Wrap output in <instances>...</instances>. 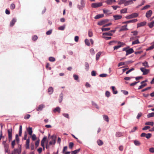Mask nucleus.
Wrapping results in <instances>:
<instances>
[{
	"label": "nucleus",
	"mask_w": 154,
	"mask_h": 154,
	"mask_svg": "<svg viewBox=\"0 0 154 154\" xmlns=\"http://www.w3.org/2000/svg\"><path fill=\"white\" fill-rule=\"evenodd\" d=\"M118 44L119 45H118L114 47L113 48L114 50H117L118 48L122 47L123 45H125V43L121 42H118Z\"/></svg>",
	"instance_id": "nucleus-1"
},
{
	"label": "nucleus",
	"mask_w": 154,
	"mask_h": 154,
	"mask_svg": "<svg viewBox=\"0 0 154 154\" xmlns=\"http://www.w3.org/2000/svg\"><path fill=\"white\" fill-rule=\"evenodd\" d=\"M138 16V14L137 13H134L131 14L126 16V18L128 19H131L133 18H135L137 17Z\"/></svg>",
	"instance_id": "nucleus-2"
},
{
	"label": "nucleus",
	"mask_w": 154,
	"mask_h": 154,
	"mask_svg": "<svg viewBox=\"0 0 154 154\" xmlns=\"http://www.w3.org/2000/svg\"><path fill=\"white\" fill-rule=\"evenodd\" d=\"M102 5V3H94L91 4V6L93 8H96L100 7Z\"/></svg>",
	"instance_id": "nucleus-3"
},
{
	"label": "nucleus",
	"mask_w": 154,
	"mask_h": 154,
	"mask_svg": "<svg viewBox=\"0 0 154 154\" xmlns=\"http://www.w3.org/2000/svg\"><path fill=\"white\" fill-rule=\"evenodd\" d=\"M8 138L9 141H10L12 140V129H8Z\"/></svg>",
	"instance_id": "nucleus-4"
},
{
	"label": "nucleus",
	"mask_w": 154,
	"mask_h": 154,
	"mask_svg": "<svg viewBox=\"0 0 154 154\" xmlns=\"http://www.w3.org/2000/svg\"><path fill=\"white\" fill-rule=\"evenodd\" d=\"M140 136L141 137H145L147 139H149L152 136V134L150 133L146 134L145 133H142L141 134Z\"/></svg>",
	"instance_id": "nucleus-5"
},
{
	"label": "nucleus",
	"mask_w": 154,
	"mask_h": 154,
	"mask_svg": "<svg viewBox=\"0 0 154 154\" xmlns=\"http://www.w3.org/2000/svg\"><path fill=\"white\" fill-rule=\"evenodd\" d=\"M140 70L143 72V75H146L149 73V70L145 69L144 68H141Z\"/></svg>",
	"instance_id": "nucleus-6"
},
{
	"label": "nucleus",
	"mask_w": 154,
	"mask_h": 154,
	"mask_svg": "<svg viewBox=\"0 0 154 154\" xmlns=\"http://www.w3.org/2000/svg\"><path fill=\"white\" fill-rule=\"evenodd\" d=\"M45 107V106L43 104H41L37 107L36 110L37 111H40Z\"/></svg>",
	"instance_id": "nucleus-7"
},
{
	"label": "nucleus",
	"mask_w": 154,
	"mask_h": 154,
	"mask_svg": "<svg viewBox=\"0 0 154 154\" xmlns=\"http://www.w3.org/2000/svg\"><path fill=\"white\" fill-rule=\"evenodd\" d=\"M46 139L47 137L44 136L41 141V145L42 146L44 149H45V143Z\"/></svg>",
	"instance_id": "nucleus-8"
},
{
	"label": "nucleus",
	"mask_w": 154,
	"mask_h": 154,
	"mask_svg": "<svg viewBox=\"0 0 154 154\" xmlns=\"http://www.w3.org/2000/svg\"><path fill=\"white\" fill-rule=\"evenodd\" d=\"M134 52V51L133 49L132 48H130L126 51V53L125 55L127 56L128 54L133 53Z\"/></svg>",
	"instance_id": "nucleus-9"
},
{
	"label": "nucleus",
	"mask_w": 154,
	"mask_h": 154,
	"mask_svg": "<svg viewBox=\"0 0 154 154\" xmlns=\"http://www.w3.org/2000/svg\"><path fill=\"white\" fill-rule=\"evenodd\" d=\"M29 143L30 139L29 138L27 139L26 140V143L25 145V147L26 149H28L29 148Z\"/></svg>",
	"instance_id": "nucleus-10"
},
{
	"label": "nucleus",
	"mask_w": 154,
	"mask_h": 154,
	"mask_svg": "<svg viewBox=\"0 0 154 154\" xmlns=\"http://www.w3.org/2000/svg\"><path fill=\"white\" fill-rule=\"evenodd\" d=\"M125 6H128L130 4H132L133 3V0H129L128 1L125 0Z\"/></svg>",
	"instance_id": "nucleus-11"
},
{
	"label": "nucleus",
	"mask_w": 154,
	"mask_h": 154,
	"mask_svg": "<svg viewBox=\"0 0 154 154\" xmlns=\"http://www.w3.org/2000/svg\"><path fill=\"white\" fill-rule=\"evenodd\" d=\"M152 14V11L151 10H149L146 13V17L147 18H149L151 16Z\"/></svg>",
	"instance_id": "nucleus-12"
},
{
	"label": "nucleus",
	"mask_w": 154,
	"mask_h": 154,
	"mask_svg": "<svg viewBox=\"0 0 154 154\" xmlns=\"http://www.w3.org/2000/svg\"><path fill=\"white\" fill-rule=\"evenodd\" d=\"M124 133L120 132H118L116 133V136L117 137H120L123 136Z\"/></svg>",
	"instance_id": "nucleus-13"
},
{
	"label": "nucleus",
	"mask_w": 154,
	"mask_h": 154,
	"mask_svg": "<svg viewBox=\"0 0 154 154\" xmlns=\"http://www.w3.org/2000/svg\"><path fill=\"white\" fill-rule=\"evenodd\" d=\"M108 20H103L98 23V24L99 25L101 26L107 22Z\"/></svg>",
	"instance_id": "nucleus-14"
},
{
	"label": "nucleus",
	"mask_w": 154,
	"mask_h": 154,
	"mask_svg": "<svg viewBox=\"0 0 154 154\" xmlns=\"http://www.w3.org/2000/svg\"><path fill=\"white\" fill-rule=\"evenodd\" d=\"M146 24L145 21H143L137 24V27H140L144 26Z\"/></svg>",
	"instance_id": "nucleus-15"
},
{
	"label": "nucleus",
	"mask_w": 154,
	"mask_h": 154,
	"mask_svg": "<svg viewBox=\"0 0 154 154\" xmlns=\"http://www.w3.org/2000/svg\"><path fill=\"white\" fill-rule=\"evenodd\" d=\"M116 2V0H106L105 2L107 4L111 5L113 2Z\"/></svg>",
	"instance_id": "nucleus-16"
},
{
	"label": "nucleus",
	"mask_w": 154,
	"mask_h": 154,
	"mask_svg": "<svg viewBox=\"0 0 154 154\" xmlns=\"http://www.w3.org/2000/svg\"><path fill=\"white\" fill-rule=\"evenodd\" d=\"M51 137L53 139V141H50L49 143V146L53 144V142H54V144L56 142V139L54 138V136H52Z\"/></svg>",
	"instance_id": "nucleus-17"
},
{
	"label": "nucleus",
	"mask_w": 154,
	"mask_h": 154,
	"mask_svg": "<svg viewBox=\"0 0 154 154\" xmlns=\"http://www.w3.org/2000/svg\"><path fill=\"white\" fill-rule=\"evenodd\" d=\"M104 16V14H99L97 15L94 17V18L95 19H99L102 18Z\"/></svg>",
	"instance_id": "nucleus-18"
},
{
	"label": "nucleus",
	"mask_w": 154,
	"mask_h": 154,
	"mask_svg": "<svg viewBox=\"0 0 154 154\" xmlns=\"http://www.w3.org/2000/svg\"><path fill=\"white\" fill-rule=\"evenodd\" d=\"M27 131L28 132L29 134L31 136L32 133V128L29 127L27 129Z\"/></svg>",
	"instance_id": "nucleus-19"
},
{
	"label": "nucleus",
	"mask_w": 154,
	"mask_h": 154,
	"mask_svg": "<svg viewBox=\"0 0 154 154\" xmlns=\"http://www.w3.org/2000/svg\"><path fill=\"white\" fill-rule=\"evenodd\" d=\"M63 93H61L60 95L59 98V103H61L62 101L63 98Z\"/></svg>",
	"instance_id": "nucleus-20"
},
{
	"label": "nucleus",
	"mask_w": 154,
	"mask_h": 154,
	"mask_svg": "<svg viewBox=\"0 0 154 154\" xmlns=\"http://www.w3.org/2000/svg\"><path fill=\"white\" fill-rule=\"evenodd\" d=\"M53 91V89L52 87H50L48 89V92L49 94H52Z\"/></svg>",
	"instance_id": "nucleus-21"
},
{
	"label": "nucleus",
	"mask_w": 154,
	"mask_h": 154,
	"mask_svg": "<svg viewBox=\"0 0 154 154\" xmlns=\"http://www.w3.org/2000/svg\"><path fill=\"white\" fill-rule=\"evenodd\" d=\"M115 19H120L122 18V16L120 15H116L113 16Z\"/></svg>",
	"instance_id": "nucleus-22"
},
{
	"label": "nucleus",
	"mask_w": 154,
	"mask_h": 154,
	"mask_svg": "<svg viewBox=\"0 0 154 154\" xmlns=\"http://www.w3.org/2000/svg\"><path fill=\"white\" fill-rule=\"evenodd\" d=\"M85 69L86 71H88L89 69V65L88 62H85Z\"/></svg>",
	"instance_id": "nucleus-23"
},
{
	"label": "nucleus",
	"mask_w": 154,
	"mask_h": 154,
	"mask_svg": "<svg viewBox=\"0 0 154 154\" xmlns=\"http://www.w3.org/2000/svg\"><path fill=\"white\" fill-rule=\"evenodd\" d=\"M111 88L112 90L113 93L114 94H116L117 93V91L115 90V88L114 86H112Z\"/></svg>",
	"instance_id": "nucleus-24"
},
{
	"label": "nucleus",
	"mask_w": 154,
	"mask_h": 154,
	"mask_svg": "<svg viewBox=\"0 0 154 154\" xmlns=\"http://www.w3.org/2000/svg\"><path fill=\"white\" fill-rule=\"evenodd\" d=\"M60 109L59 107H56V108L54 109L53 110V111L54 112H57L59 113H60Z\"/></svg>",
	"instance_id": "nucleus-25"
},
{
	"label": "nucleus",
	"mask_w": 154,
	"mask_h": 154,
	"mask_svg": "<svg viewBox=\"0 0 154 154\" xmlns=\"http://www.w3.org/2000/svg\"><path fill=\"white\" fill-rule=\"evenodd\" d=\"M22 133V126L21 125H20L19 130V135L20 136H21Z\"/></svg>",
	"instance_id": "nucleus-26"
},
{
	"label": "nucleus",
	"mask_w": 154,
	"mask_h": 154,
	"mask_svg": "<svg viewBox=\"0 0 154 154\" xmlns=\"http://www.w3.org/2000/svg\"><path fill=\"white\" fill-rule=\"evenodd\" d=\"M103 35H108V36H112V34L110 32H108L103 33Z\"/></svg>",
	"instance_id": "nucleus-27"
},
{
	"label": "nucleus",
	"mask_w": 154,
	"mask_h": 154,
	"mask_svg": "<svg viewBox=\"0 0 154 154\" xmlns=\"http://www.w3.org/2000/svg\"><path fill=\"white\" fill-rule=\"evenodd\" d=\"M154 21H152V22L148 23V26L150 28H152L154 26Z\"/></svg>",
	"instance_id": "nucleus-28"
},
{
	"label": "nucleus",
	"mask_w": 154,
	"mask_h": 154,
	"mask_svg": "<svg viewBox=\"0 0 154 154\" xmlns=\"http://www.w3.org/2000/svg\"><path fill=\"white\" fill-rule=\"evenodd\" d=\"M127 9L126 8H125L121 10L120 11V12L121 14H123L126 13L127 12Z\"/></svg>",
	"instance_id": "nucleus-29"
},
{
	"label": "nucleus",
	"mask_w": 154,
	"mask_h": 154,
	"mask_svg": "<svg viewBox=\"0 0 154 154\" xmlns=\"http://www.w3.org/2000/svg\"><path fill=\"white\" fill-rule=\"evenodd\" d=\"M101 54V52H98L96 55V59L97 60L99 59L100 55Z\"/></svg>",
	"instance_id": "nucleus-30"
},
{
	"label": "nucleus",
	"mask_w": 154,
	"mask_h": 154,
	"mask_svg": "<svg viewBox=\"0 0 154 154\" xmlns=\"http://www.w3.org/2000/svg\"><path fill=\"white\" fill-rule=\"evenodd\" d=\"M134 143L136 146H138L140 145V142L138 140H135L134 141Z\"/></svg>",
	"instance_id": "nucleus-31"
},
{
	"label": "nucleus",
	"mask_w": 154,
	"mask_h": 154,
	"mask_svg": "<svg viewBox=\"0 0 154 154\" xmlns=\"http://www.w3.org/2000/svg\"><path fill=\"white\" fill-rule=\"evenodd\" d=\"M145 125H149L152 126L154 125V123L153 122H148L145 123Z\"/></svg>",
	"instance_id": "nucleus-32"
},
{
	"label": "nucleus",
	"mask_w": 154,
	"mask_h": 154,
	"mask_svg": "<svg viewBox=\"0 0 154 154\" xmlns=\"http://www.w3.org/2000/svg\"><path fill=\"white\" fill-rule=\"evenodd\" d=\"M97 143L98 145L99 146L102 145L103 144V142L100 140H98L97 141Z\"/></svg>",
	"instance_id": "nucleus-33"
},
{
	"label": "nucleus",
	"mask_w": 154,
	"mask_h": 154,
	"mask_svg": "<svg viewBox=\"0 0 154 154\" xmlns=\"http://www.w3.org/2000/svg\"><path fill=\"white\" fill-rule=\"evenodd\" d=\"M80 150V149H78L72 151V152L71 154H76L79 152Z\"/></svg>",
	"instance_id": "nucleus-34"
},
{
	"label": "nucleus",
	"mask_w": 154,
	"mask_h": 154,
	"mask_svg": "<svg viewBox=\"0 0 154 154\" xmlns=\"http://www.w3.org/2000/svg\"><path fill=\"white\" fill-rule=\"evenodd\" d=\"M142 64L143 66H144L148 68L149 67L148 62L146 61H145L142 63Z\"/></svg>",
	"instance_id": "nucleus-35"
},
{
	"label": "nucleus",
	"mask_w": 154,
	"mask_h": 154,
	"mask_svg": "<svg viewBox=\"0 0 154 154\" xmlns=\"http://www.w3.org/2000/svg\"><path fill=\"white\" fill-rule=\"evenodd\" d=\"M125 0H120L118 2V4L120 5L122 4H125Z\"/></svg>",
	"instance_id": "nucleus-36"
},
{
	"label": "nucleus",
	"mask_w": 154,
	"mask_h": 154,
	"mask_svg": "<svg viewBox=\"0 0 154 154\" xmlns=\"http://www.w3.org/2000/svg\"><path fill=\"white\" fill-rule=\"evenodd\" d=\"M65 27V25H64L58 27V29L60 30H63L64 29Z\"/></svg>",
	"instance_id": "nucleus-37"
},
{
	"label": "nucleus",
	"mask_w": 154,
	"mask_h": 154,
	"mask_svg": "<svg viewBox=\"0 0 154 154\" xmlns=\"http://www.w3.org/2000/svg\"><path fill=\"white\" fill-rule=\"evenodd\" d=\"M147 85V84L146 83H145L143 84H142L141 85L139 86L138 89L139 90L141 88H143L144 87L146 86Z\"/></svg>",
	"instance_id": "nucleus-38"
},
{
	"label": "nucleus",
	"mask_w": 154,
	"mask_h": 154,
	"mask_svg": "<svg viewBox=\"0 0 154 154\" xmlns=\"http://www.w3.org/2000/svg\"><path fill=\"white\" fill-rule=\"evenodd\" d=\"M103 117L104 119L107 122H108L109 121V119L108 117L106 115H103Z\"/></svg>",
	"instance_id": "nucleus-39"
},
{
	"label": "nucleus",
	"mask_w": 154,
	"mask_h": 154,
	"mask_svg": "<svg viewBox=\"0 0 154 154\" xmlns=\"http://www.w3.org/2000/svg\"><path fill=\"white\" fill-rule=\"evenodd\" d=\"M137 20H131L129 21H127L125 22H123V23H133L134 22H136Z\"/></svg>",
	"instance_id": "nucleus-40"
},
{
	"label": "nucleus",
	"mask_w": 154,
	"mask_h": 154,
	"mask_svg": "<svg viewBox=\"0 0 154 154\" xmlns=\"http://www.w3.org/2000/svg\"><path fill=\"white\" fill-rule=\"evenodd\" d=\"M139 43H140V42H139L138 39H137V40H135L132 42V45H135V44H138Z\"/></svg>",
	"instance_id": "nucleus-41"
},
{
	"label": "nucleus",
	"mask_w": 154,
	"mask_h": 154,
	"mask_svg": "<svg viewBox=\"0 0 154 154\" xmlns=\"http://www.w3.org/2000/svg\"><path fill=\"white\" fill-rule=\"evenodd\" d=\"M49 60L51 62H54L55 60V59L54 57H49Z\"/></svg>",
	"instance_id": "nucleus-42"
},
{
	"label": "nucleus",
	"mask_w": 154,
	"mask_h": 154,
	"mask_svg": "<svg viewBox=\"0 0 154 154\" xmlns=\"http://www.w3.org/2000/svg\"><path fill=\"white\" fill-rule=\"evenodd\" d=\"M154 116V112H152L147 115V117L150 118Z\"/></svg>",
	"instance_id": "nucleus-43"
},
{
	"label": "nucleus",
	"mask_w": 154,
	"mask_h": 154,
	"mask_svg": "<svg viewBox=\"0 0 154 154\" xmlns=\"http://www.w3.org/2000/svg\"><path fill=\"white\" fill-rule=\"evenodd\" d=\"M127 26V25H126L125 26H122V27L121 29V30L123 31V30H127L128 29L126 28Z\"/></svg>",
	"instance_id": "nucleus-44"
},
{
	"label": "nucleus",
	"mask_w": 154,
	"mask_h": 154,
	"mask_svg": "<svg viewBox=\"0 0 154 154\" xmlns=\"http://www.w3.org/2000/svg\"><path fill=\"white\" fill-rule=\"evenodd\" d=\"M74 143L72 142H71L69 143V147L70 149H72Z\"/></svg>",
	"instance_id": "nucleus-45"
},
{
	"label": "nucleus",
	"mask_w": 154,
	"mask_h": 154,
	"mask_svg": "<svg viewBox=\"0 0 154 154\" xmlns=\"http://www.w3.org/2000/svg\"><path fill=\"white\" fill-rule=\"evenodd\" d=\"M88 36L90 37H91L93 36V33L91 30H90L88 31Z\"/></svg>",
	"instance_id": "nucleus-46"
},
{
	"label": "nucleus",
	"mask_w": 154,
	"mask_h": 154,
	"mask_svg": "<svg viewBox=\"0 0 154 154\" xmlns=\"http://www.w3.org/2000/svg\"><path fill=\"white\" fill-rule=\"evenodd\" d=\"M32 138L33 140H35L36 139V135L35 134H33L32 135Z\"/></svg>",
	"instance_id": "nucleus-47"
},
{
	"label": "nucleus",
	"mask_w": 154,
	"mask_h": 154,
	"mask_svg": "<svg viewBox=\"0 0 154 154\" xmlns=\"http://www.w3.org/2000/svg\"><path fill=\"white\" fill-rule=\"evenodd\" d=\"M105 95L107 97H109L110 96V92L108 91H106L105 93Z\"/></svg>",
	"instance_id": "nucleus-48"
},
{
	"label": "nucleus",
	"mask_w": 154,
	"mask_h": 154,
	"mask_svg": "<svg viewBox=\"0 0 154 154\" xmlns=\"http://www.w3.org/2000/svg\"><path fill=\"white\" fill-rule=\"evenodd\" d=\"M16 21L15 20H12L10 23V26H12L15 23Z\"/></svg>",
	"instance_id": "nucleus-49"
},
{
	"label": "nucleus",
	"mask_w": 154,
	"mask_h": 154,
	"mask_svg": "<svg viewBox=\"0 0 154 154\" xmlns=\"http://www.w3.org/2000/svg\"><path fill=\"white\" fill-rule=\"evenodd\" d=\"M85 44L87 45L88 46L90 45V44L89 42V40L88 39H85Z\"/></svg>",
	"instance_id": "nucleus-50"
},
{
	"label": "nucleus",
	"mask_w": 154,
	"mask_h": 154,
	"mask_svg": "<svg viewBox=\"0 0 154 154\" xmlns=\"http://www.w3.org/2000/svg\"><path fill=\"white\" fill-rule=\"evenodd\" d=\"M10 8L12 10L14 9L15 8V5L14 4H11L10 5Z\"/></svg>",
	"instance_id": "nucleus-51"
},
{
	"label": "nucleus",
	"mask_w": 154,
	"mask_h": 154,
	"mask_svg": "<svg viewBox=\"0 0 154 154\" xmlns=\"http://www.w3.org/2000/svg\"><path fill=\"white\" fill-rule=\"evenodd\" d=\"M150 7V6L149 5H146V6H144L142 9V10H144L145 9H146L149 8Z\"/></svg>",
	"instance_id": "nucleus-52"
},
{
	"label": "nucleus",
	"mask_w": 154,
	"mask_h": 154,
	"mask_svg": "<svg viewBox=\"0 0 154 154\" xmlns=\"http://www.w3.org/2000/svg\"><path fill=\"white\" fill-rule=\"evenodd\" d=\"M81 4L82 7L85 6V0H81Z\"/></svg>",
	"instance_id": "nucleus-53"
},
{
	"label": "nucleus",
	"mask_w": 154,
	"mask_h": 154,
	"mask_svg": "<svg viewBox=\"0 0 154 154\" xmlns=\"http://www.w3.org/2000/svg\"><path fill=\"white\" fill-rule=\"evenodd\" d=\"M110 30V28H104L102 29V31H109Z\"/></svg>",
	"instance_id": "nucleus-54"
},
{
	"label": "nucleus",
	"mask_w": 154,
	"mask_h": 154,
	"mask_svg": "<svg viewBox=\"0 0 154 154\" xmlns=\"http://www.w3.org/2000/svg\"><path fill=\"white\" fill-rule=\"evenodd\" d=\"M38 38L37 36L35 35L32 37V39L33 41H36L37 39Z\"/></svg>",
	"instance_id": "nucleus-55"
},
{
	"label": "nucleus",
	"mask_w": 154,
	"mask_h": 154,
	"mask_svg": "<svg viewBox=\"0 0 154 154\" xmlns=\"http://www.w3.org/2000/svg\"><path fill=\"white\" fill-rule=\"evenodd\" d=\"M137 129V127H134L132 130L130 131V133L134 132Z\"/></svg>",
	"instance_id": "nucleus-56"
},
{
	"label": "nucleus",
	"mask_w": 154,
	"mask_h": 154,
	"mask_svg": "<svg viewBox=\"0 0 154 154\" xmlns=\"http://www.w3.org/2000/svg\"><path fill=\"white\" fill-rule=\"evenodd\" d=\"M39 140H38L35 142V146L36 147H37L38 146L39 144Z\"/></svg>",
	"instance_id": "nucleus-57"
},
{
	"label": "nucleus",
	"mask_w": 154,
	"mask_h": 154,
	"mask_svg": "<svg viewBox=\"0 0 154 154\" xmlns=\"http://www.w3.org/2000/svg\"><path fill=\"white\" fill-rule=\"evenodd\" d=\"M150 128V127L149 126H146L142 128L143 130H146L147 129H149Z\"/></svg>",
	"instance_id": "nucleus-58"
},
{
	"label": "nucleus",
	"mask_w": 154,
	"mask_h": 154,
	"mask_svg": "<svg viewBox=\"0 0 154 154\" xmlns=\"http://www.w3.org/2000/svg\"><path fill=\"white\" fill-rule=\"evenodd\" d=\"M142 114L141 113H139L137 116V118L139 119L142 116Z\"/></svg>",
	"instance_id": "nucleus-59"
},
{
	"label": "nucleus",
	"mask_w": 154,
	"mask_h": 154,
	"mask_svg": "<svg viewBox=\"0 0 154 154\" xmlns=\"http://www.w3.org/2000/svg\"><path fill=\"white\" fill-rule=\"evenodd\" d=\"M103 12L104 14L109 13L110 11L108 10H103Z\"/></svg>",
	"instance_id": "nucleus-60"
},
{
	"label": "nucleus",
	"mask_w": 154,
	"mask_h": 154,
	"mask_svg": "<svg viewBox=\"0 0 154 154\" xmlns=\"http://www.w3.org/2000/svg\"><path fill=\"white\" fill-rule=\"evenodd\" d=\"M5 148V151L6 152H8V145L5 146H4Z\"/></svg>",
	"instance_id": "nucleus-61"
},
{
	"label": "nucleus",
	"mask_w": 154,
	"mask_h": 154,
	"mask_svg": "<svg viewBox=\"0 0 154 154\" xmlns=\"http://www.w3.org/2000/svg\"><path fill=\"white\" fill-rule=\"evenodd\" d=\"M73 77L75 80H77L79 79L78 76L76 75H74Z\"/></svg>",
	"instance_id": "nucleus-62"
},
{
	"label": "nucleus",
	"mask_w": 154,
	"mask_h": 154,
	"mask_svg": "<svg viewBox=\"0 0 154 154\" xmlns=\"http://www.w3.org/2000/svg\"><path fill=\"white\" fill-rule=\"evenodd\" d=\"M154 48V45L150 46L147 49V50H149Z\"/></svg>",
	"instance_id": "nucleus-63"
},
{
	"label": "nucleus",
	"mask_w": 154,
	"mask_h": 154,
	"mask_svg": "<svg viewBox=\"0 0 154 154\" xmlns=\"http://www.w3.org/2000/svg\"><path fill=\"white\" fill-rule=\"evenodd\" d=\"M149 151L151 152H154V148L151 147L149 149Z\"/></svg>",
	"instance_id": "nucleus-64"
}]
</instances>
